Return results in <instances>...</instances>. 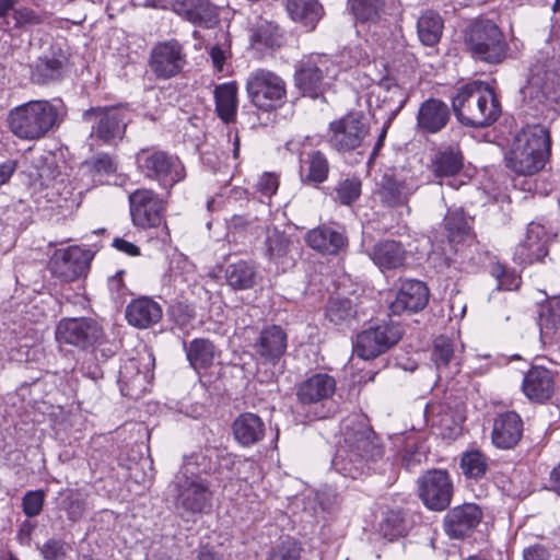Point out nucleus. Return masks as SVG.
I'll return each mask as SVG.
<instances>
[{
    "instance_id": "51",
    "label": "nucleus",
    "mask_w": 560,
    "mask_h": 560,
    "mask_svg": "<svg viewBox=\"0 0 560 560\" xmlns=\"http://www.w3.org/2000/svg\"><path fill=\"white\" fill-rule=\"evenodd\" d=\"M83 167L88 172L109 175L117 172L118 161L116 156L102 152L85 161Z\"/></svg>"
},
{
    "instance_id": "36",
    "label": "nucleus",
    "mask_w": 560,
    "mask_h": 560,
    "mask_svg": "<svg viewBox=\"0 0 560 560\" xmlns=\"http://www.w3.org/2000/svg\"><path fill=\"white\" fill-rule=\"evenodd\" d=\"M369 255L381 269L399 268L404 266L406 259L402 245L390 240L376 243Z\"/></svg>"
},
{
    "instance_id": "25",
    "label": "nucleus",
    "mask_w": 560,
    "mask_h": 560,
    "mask_svg": "<svg viewBox=\"0 0 560 560\" xmlns=\"http://www.w3.org/2000/svg\"><path fill=\"white\" fill-rule=\"evenodd\" d=\"M68 62V55L60 47H51L48 54L39 57L32 66L31 79L36 84L59 81Z\"/></svg>"
},
{
    "instance_id": "20",
    "label": "nucleus",
    "mask_w": 560,
    "mask_h": 560,
    "mask_svg": "<svg viewBox=\"0 0 560 560\" xmlns=\"http://www.w3.org/2000/svg\"><path fill=\"white\" fill-rule=\"evenodd\" d=\"M429 302V289L419 280H405L401 282L395 300L389 304L392 315L411 314L425 307Z\"/></svg>"
},
{
    "instance_id": "28",
    "label": "nucleus",
    "mask_w": 560,
    "mask_h": 560,
    "mask_svg": "<svg viewBox=\"0 0 560 560\" xmlns=\"http://www.w3.org/2000/svg\"><path fill=\"white\" fill-rule=\"evenodd\" d=\"M523 435V421L514 411L500 415L493 422L491 432L492 443L502 450L513 448Z\"/></svg>"
},
{
    "instance_id": "16",
    "label": "nucleus",
    "mask_w": 560,
    "mask_h": 560,
    "mask_svg": "<svg viewBox=\"0 0 560 560\" xmlns=\"http://www.w3.org/2000/svg\"><path fill=\"white\" fill-rule=\"evenodd\" d=\"M452 481L444 470H431L419 480V495L431 510L446 509L452 499Z\"/></svg>"
},
{
    "instance_id": "12",
    "label": "nucleus",
    "mask_w": 560,
    "mask_h": 560,
    "mask_svg": "<svg viewBox=\"0 0 560 560\" xmlns=\"http://www.w3.org/2000/svg\"><path fill=\"white\" fill-rule=\"evenodd\" d=\"M102 337V327L89 317L63 318L56 328V339L60 345H71L81 349L93 347Z\"/></svg>"
},
{
    "instance_id": "59",
    "label": "nucleus",
    "mask_w": 560,
    "mask_h": 560,
    "mask_svg": "<svg viewBox=\"0 0 560 560\" xmlns=\"http://www.w3.org/2000/svg\"><path fill=\"white\" fill-rule=\"evenodd\" d=\"M524 560H560V549L550 551L547 547L535 544L524 549Z\"/></svg>"
},
{
    "instance_id": "10",
    "label": "nucleus",
    "mask_w": 560,
    "mask_h": 560,
    "mask_svg": "<svg viewBox=\"0 0 560 560\" xmlns=\"http://www.w3.org/2000/svg\"><path fill=\"white\" fill-rule=\"evenodd\" d=\"M334 63L326 55H311L303 58L295 68V84L302 93L318 97L328 85L326 78L334 70Z\"/></svg>"
},
{
    "instance_id": "1",
    "label": "nucleus",
    "mask_w": 560,
    "mask_h": 560,
    "mask_svg": "<svg viewBox=\"0 0 560 560\" xmlns=\"http://www.w3.org/2000/svg\"><path fill=\"white\" fill-rule=\"evenodd\" d=\"M66 115L61 100H33L13 107L8 114L10 131L21 140H39L58 128Z\"/></svg>"
},
{
    "instance_id": "30",
    "label": "nucleus",
    "mask_w": 560,
    "mask_h": 560,
    "mask_svg": "<svg viewBox=\"0 0 560 560\" xmlns=\"http://www.w3.org/2000/svg\"><path fill=\"white\" fill-rule=\"evenodd\" d=\"M450 120V108L441 100L429 98L424 101L417 114V126L427 133H436L442 130Z\"/></svg>"
},
{
    "instance_id": "47",
    "label": "nucleus",
    "mask_w": 560,
    "mask_h": 560,
    "mask_svg": "<svg viewBox=\"0 0 560 560\" xmlns=\"http://www.w3.org/2000/svg\"><path fill=\"white\" fill-rule=\"evenodd\" d=\"M489 467L488 457L479 450H469L463 453L460 468L467 478L479 479L483 477Z\"/></svg>"
},
{
    "instance_id": "50",
    "label": "nucleus",
    "mask_w": 560,
    "mask_h": 560,
    "mask_svg": "<svg viewBox=\"0 0 560 560\" xmlns=\"http://www.w3.org/2000/svg\"><path fill=\"white\" fill-rule=\"evenodd\" d=\"M61 508L70 521L78 522L84 516L88 503L82 493L79 491H70L62 499Z\"/></svg>"
},
{
    "instance_id": "7",
    "label": "nucleus",
    "mask_w": 560,
    "mask_h": 560,
    "mask_svg": "<svg viewBox=\"0 0 560 560\" xmlns=\"http://www.w3.org/2000/svg\"><path fill=\"white\" fill-rule=\"evenodd\" d=\"M129 210L132 224L142 230L159 228L162 223L163 235L161 240L167 242L170 233L164 221L166 201L152 189L139 188L132 191L129 197Z\"/></svg>"
},
{
    "instance_id": "23",
    "label": "nucleus",
    "mask_w": 560,
    "mask_h": 560,
    "mask_svg": "<svg viewBox=\"0 0 560 560\" xmlns=\"http://www.w3.org/2000/svg\"><path fill=\"white\" fill-rule=\"evenodd\" d=\"M253 347L262 363L276 364L287 351L288 337L280 326L269 325L261 329Z\"/></svg>"
},
{
    "instance_id": "61",
    "label": "nucleus",
    "mask_w": 560,
    "mask_h": 560,
    "mask_svg": "<svg viewBox=\"0 0 560 560\" xmlns=\"http://www.w3.org/2000/svg\"><path fill=\"white\" fill-rule=\"evenodd\" d=\"M209 54H210V58H211L214 69L218 72H222L224 70V63H225V60H226L228 54H229L228 49H224V48L215 45V46L211 47Z\"/></svg>"
},
{
    "instance_id": "40",
    "label": "nucleus",
    "mask_w": 560,
    "mask_h": 560,
    "mask_svg": "<svg viewBox=\"0 0 560 560\" xmlns=\"http://www.w3.org/2000/svg\"><path fill=\"white\" fill-rule=\"evenodd\" d=\"M444 21L442 16L433 11H424L418 19L417 33L420 42L425 46H434L442 37Z\"/></svg>"
},
{
    "instance_id": "17",
    "label": "nucleus",
    "mask_w": 560,
    "mask_h": 560,
    "mask_svg": "<svg viewBox=\"0 0 560 560\" xmlns=\"http://www.w3.org/2000/svg\"><path fill=\"white\" fill-rule=\"evenodd\" d=\"M138 171L145 175H183L185 167L180 159L155 147L140 149L136 154Z\"/></svg>"
},
{
    "instance_id": "21",
    "label": "nucleus",
    "mask_w": 560,
    "mask_h": 560,
    "mask_svg": "<svg viewBox=\"0 0 560 560\" xmlns=\"http://www.w3.org/2000/svg\"><path fill=\"white\" fill-rule=\"evenodd\" d=\"M25 167L21 171L26 175H61L62 171L56 163V155L51 152L24 154L20 161L8 160L0 164V175H13L18 166Z\"/></svg>"
},
{
    "instance_id": "6",
    "label": "nucleus",
    "mask_w": 560,
    "mask_h": 560,
    "mask_svg": "<svg viewBox=\"0 0 560 560\" xmlns=\"http://www.w3.org/2000/svg\"><path fill=\"white\" fill-rule=\"evenodd\" d=\"M246 92L250 103L259 110L269 113L287 102L285 81L276 72L259 68L246 79Z\"/></svg>"
},
{
    "instance_id": "57",
    "label": "nucleus",
    "mask_w": 560,
    "mask_h": 560,
    "mask_svg": "<svg viewBox=\"0 0 560 560\" xmlns=\"http://www.w3.org/2000/svg\"><path fill=\"white\" fill-rule=\"evenodd\" d=\"M11 11L16 28L28 30L42 23L40 14L33 9L21 7Z\"/></svg>"
},
{
    "instance_id": "35",
    "label": "nucleus",
    "mask_w": 560,
    "mask_h": 560,
    "mask_svg": "<svg viewBox=\"0 0 560 560\" xmlns=\"http://www.w3.org/2000/svg\"><path fill=\"white\" fill-rule=\"evenodd\" d=\"M238 86L235 81L225 82L215 86L213 91L215 112L225 124L233 122L237 114Z\"/></svg>"
},
{
    "instance_id": "43",
    "label": "nucleus",
    "mask_w": 560,
    "mask_h": 560,
    "mask_svg": "<svg viewBox=\"0 0 560 560\" xmlns=\"http://www.w3.org/2000/svg\"><path fill=\"white\" fill-rule=\"evenodd\" d=\"M434 175H457L464 168V156L457 148L436 152L432 160Z\"/></svg>"
},
{
    "instance_id": "62",
    "label": "nucleus",
    "mask_w": 560,
    "mask_h": 560,
    "mask_svg": "<svg viewBox=\"0 0 560 560\" xmlns=\"http://www.w3.org/2000/svg\"><path fill=\"white\" fill-rule=\"evenodd\" d=\"M255 186L264 196L270 197L277 191L279 184L277 177H259Z\"/></svg>"
},
{
    "instance_id": "60",
    "label": "nucleus",
    "mask_w": 560,
    "mask_h": 560,
    "mask_svg": "<svg viewBox=\"0 0 560 560\" xmlns=\"http://www.w3.org/2000/svg\"><path fill=\"white\" fill-rule=\"evenodd\" d=\"M38 550L45 560H63L66 557V544L56 538L48 539Z\"/></svg>"
},
{
    "instance_id": "11",
    "label": "nucleus",
    "mask_w": 560,
    "mask_h": 560,
    "mask_svg": "<svg viewBox=\"0 0 560 560\" xmlns=\"http://www.w3.org/2000/svg\"><path fill=\"white\" fill-rule=\"evenodd\" d=\"M83 119L92 122V135L105 143L121 139L128 125V112L118 106L91 107L83 113Z\"/></svg>"
},
{
    "instance_id": "58",
    "label": "nucleus",
    "mask_w": 560,
    "mask_h": 560,
    "mask_svg": "<svg viewBox=\"0 0 560 560\" xmlns=\"http://www.w3.org/2000/svg\"><path fill=\"white\" fill-rule=\"evenodd\" d=\"M45 501V493L42 490L27 491L22 499V510L27 517H35L40 514Z\"/></svg>"
},
{
    "instance_id": "44",
    "label": "nucleus",
    "mask_w": 560,
    "mask_h": 560,
    "mask_svg": "<svg viewBox=\"0 0 560 560\" xmlns=\"http://www.w3.org/2000/svg\"><path fill=\"white\" fill-rule=\"evenodd\" d=\"M186 354L195 370L206 369L214 361L215 348L208 339H195L187 347Z\"/></svg>"
},
{
    "instance_id": "46",
    "label": "nucleus",
    "mask_w": 560,
    "mask_h": 560,
    "mask_svg": "<svg viewBox=\"0 0 560 560\" xmlns=\"http://www.w3.org/2000/svg\"><path fill=\"white\" fill-rule=\"evenodd\" d=\"M538 325L541 336L551 338L555 335L560 327V300L540 306Z\"/></svg>"
},
{
    "instance_id": "19",
    "label": "nucleus",
    "mask_w": 560,
    "mask_h": 560,
    "mask_svg": "<svg viewBox=\"0 0 560 560\" xmlns=\"http://www.w3.org/2000/svg\"><path fill=\"white\" fill-rule=\"evenodd\" d=\"M549 241L550 234L546 228L540 223L530 222L524 240L515 248L514 259L525 265L541 260L548 254Z\"/></svg>"
},
{
    "instance_id": "13",
    "label": "nucleus",
    "mask_w": 560,
    "mask_h": 560,
    "mask_svg": "<svg viewBox=\"0 0 560 560\" xmlns=\"http://www.w3.org/2000/svg\"><path fill=\"white\" fill-rule=\"evenodd\" d=\"M183 45L176 39L156 43L150 54L149 65L158 79L167 80L178 75L187 63Z\"/></svg>"
},
{
    "instance_id": "18",
    "label": "nucleus",
    "mask_w": 560,
    "mask_h": 560,
    "mask_svg": "<svg viewBox=\"0 0 560 560\" xmlns=\"http://www.w3.org/2000/svg\"><path fill=\"white\" fill-rule=\"evenodd\" d=\"M348 9L355 23L368 26L387 27L396 9L395 0H348Z\"/></svg>"
},
{
    "instance_id": "5",
    "label": "nucleus",
    "mask_w": 560,
    "mask_h": 560,
    "mask_svg": "<svg viewBox=\"0 0 560 560\" xmlns=\"http://www.w3.org/2000/svg\"><path fill=\"white\" fill-rule=\"evenodd\" d=\"M464 44L476 60L499 63L508 51V44L498 24L485 16L472 20L464 30Z\"/></svg>"
},
{
    "instance_id": "14",
    "label": "nucleus",
    "mask_w": 560,
    "mask_h": 560,
    "mask_svg": "<svg viewBox=\"0 0 560 560\" xmlns=\"http://www.w3.org/2000/svg\"><path fill=\"white\" fill-rule=\"evenodd\" d=\"M92 258L91 250L80 246H69L57 249L50 258L49 266L56 277L65 281H73L86 275Z\"/></svg>"
},
{
    "instance_id": "41",
    "label": "nucleus",
    "mask_w": 560,
    "mask_h": 560,
    "mask_svg": "<svg viewBox=\"0 0 560 560\" xmlns=\"http://www.w3.org/2000/svg\"><path fill=\"white\" fill-rule=\"evenodd\" d=\"M228 284L235 290H247L255 285L256 269L248 261L240 260L231 264L225 269Z\"/></svg>"
},
{
    "instance_id": "27",
    "label": "nucleus",
    "mask_w": 560,
    "mask_h": 560,
    "mask_svg": "<svg viewBox=\"0 0 560 560\" xmlns=\"http://www.w3.org/2000/svg\"><path fill=\"white\" fill-rule=\"evenodd\" d=\"M481 517V510L476 504L456 506L445 516V530L452 538H463L480 523Z\"/></svg>"
},
{
    "instance_id": "29",
    "label": "nucleus",
    "mask_w": 560,
    "mask_h": 560,
    "mask_svg": "<svg viewBox=\"0 0 560 560\" xmlns=\"http://www.w3.org/2000/svg\"><path fill=\"white\" fill-rule=\"evenodd\" d=\"M525 396L533 401H545L555 390L552 373L542 366H533L525 375L522 384Z\"/></svg>"
},
{
    "instance_id": "49",
    "label": "nucleus",
    "mask_w": 560,
    "mask_h": 560,
    "mask_svg": "<svg viewBox=\"0 0 560 560\" xmlns=\"http://www.w3.org/2000/svg\"><path fill=\"white\" fill-rule=\"evenodd\" d=\"M377 97L383 103L396 105L393 112H399L406 104V97L402 89L392 79H383L376 85Z\"/></svg>"
},
{
    "instance_id": "3",
    "label": "nucleus",
    "mask_w": 560,
    "mask_h": 560,
    "mask_svg": "<svg viewBox=\"0 0 560 560\" xmlns=\"http://www.w3.org/2000/svg\"><path fill=\"white\" fill-rule=\"evenodd\" d=\"M452 105L457 120L468 127H488L501 115V104L493 89L479 80L460 86Z\"/></svg>"
},
{
    "instance_id": "53",
    "label": "nucleus",
    "mask_w": 560,
    "mask_h": 560,
    "mask_svg": "<svg viewBox=\"0 0 560 560\" xmlns=\"http://www.w3.org/2000/svg\"><path fill=\"white\" fill-rule=\"evenodd\" d=\"M453 358L454 350L451 340L443 336L438 337L434 340L432 351V360L434 361L438 370L442 371L443 369L448 368Z\"/></svg>"
},
{
    "instance_id": "4",
    "label": "nucleus",
    "mask_w": 560,
    "mask_h": 560,
    "mask_svg": "<svg viewBox=\"0 0 560 560\" xmlns=\"http://www.w3.org/2000/svg\"><path fill=\"white\" fill-rule=\"evenodd\" d=\"M549 130L542 125H527L515 136L506 155L508 167L515 175H536L545 168L550 155Z\"/></svg>"
},
{
    "instance_id": "24",
    "label": "nucleus",
    "mask_w": 560,
    "mask_h": 560,
    "mask_svg": "<svg viewBox=\"0 0 560 560\" xmlns=\"http://www.w3.org/2000/svg\"><path fill=\"white\" fill-rule=\"evenodd\" d=\"M150 383L149 370H143L137 358L126 360L119 370L118 384L124 396L132 399L140 398Z\"/></svg>"
},
{
    "instance_id": "52",
    "label": "nucleus",
    "mask_w": 560,
    "mask_h": 560,
    "mask_svg": "<svg viewBox=\"0 0 560 560\" xmlns=\"http://www.w3.org/2000/svg\"><path fill=\"white\" fill-rule=\"evenodd\" d=\"M445 229L448 232L450 241L454 242L458 237L468 234L469 225L462 210L451 211L444 219Z\"/></svg>"
},
{
    "instance_id": "63",
    "label": "nucleus",
    "mask_w": 560,
    "mask_h": 560,
    "mask_svg": "<svg viewBox=\"0 0 560 560\" xmlns=\"http://www.w3.org/2000/svg\"><path fill=\"white\" fill-rule=\"evenodd\" d=\"M35 524L31 521H24L18 530L16 539L21 545L30 546Z\"/></svg>"
},
{
    "instance_id": "48",
    "label": "nucleus",
    "mask_w": 560,
    "mask_h": 560,
    "mask_svg": "<svg viewBox=\"0 0 560 560\" xmlns=\"http://www.w3.org/2000/svg\"><path fill=\"white\" fill-rule=\"evenodd\" d=\"M300 170L301 175H328L330 164L324 152L311 150L301 153Z\"/></svg>"
},
{
    "instance_id": "32",
    "label": "nucleus",
    "mask_w": 560,
    "mask_h": 560,
    "mask_svg": "<svg viewBox=\"0 0 560 560\" xmlns=\"http://www.w3.org/2000/svg\"><path fill=\"white\" fill-rule=\"evenodd\" d=\"M161 305L150 298H139L130 302L126 308L128 323L137 328L145 329L162 318Z\"/></svg>"
},
{
    "instance_id": "42",
    "label": "nucleus",
    "mask_w": 560,
    "mask_h": 560,
    "mask_svg": "<svg viewBox=\"0 0 560 560\" xmlns=\"http://www.w3.org/2000/svg\"><path fill=\"white\" fill-rule=\"evenodd\" d=\"M282 42L279 26L269 21L259 22L250 31V43L257 49L280 47Z\"/></svg>"
},
{
    "instance_id": "56",
    "label": "nucleus",
    "mask_w": 560,
    "mask_h": 560,
    "mask_svg": "<svg viewBox=\"0 0 560 560\" xmlns=\"http://www.w3.org/2000/svg\"><path fill=\"white\" fill-rule=\"evenodd\" d=\"M491 276L497 280V288L499 290H513L517 289L521 283V278L514 272L509 271L504 266L497 264L491 267Z\"/></svg>"
},
{
    "instance_id": "54",
    "label": "nucleus",
    "mask_w": 560,
    "mask_h": 560,
    "mask_svg": "<svg viewBox=\"0 0 560 560\" xmlns=\"http://www.w3.org/2000/svg\"><path fill=\"white\" fill-rule=\"evenodd\" d=\"M337 198L342 205H350L361 195L359 177H346L336 187Z\"/></svg>"
},
{
    "instance_id": "38",
    "label": "nucleus",
    "mask_w": 560,
    "mask_h": 560,
    "mask_svg": "<svg viewBox=\"0 0 560 560\" xmlns=\"http://www.w3.org/2000/svg\"><path fill=\"white\" fill-rule=\"evenodd\" d=\"M415 190L416 186L402 177H382L376 192L384 203L396 206L405 202Z\"/></svg>"
},
{
    "instance_id": "31",
    "label": "nucleus",
    "mask_w": 560,
    "mask_h": 560,
    "mask_svg": "<svg viewBox=\"0 0 560 560\" xmlns=\"http://www.w3.org/2000/svg\"><path fill=\"white\" fill-rule=\"evenodd\" d=\"M234 439L242 446H252L259 443L266 433L262 419L253 412H244L235 418L232 423Z\"/></svg>"
},
{
    "instance_id": "55",
    "label": "nucleus",
    "mask_w": 560,
    "mask_h": 560,
    "mask_svg": "<svg viewBox=\"0 0 560 560\" xmlns=\"http://www.w3.org/2000/svg\"><path fill=\"white\" fill-rule=\"evenodd\" d=\"M302 548L294 539H285L276 545L269 553L268 560H301Z\"/></svg>"
},
{
    "instance_id": "26",
    "label": "nucleus",
    "mask_w": 560,
    "mask_h": 560,
    "mask_svg": "<svg viewBox=\"0 0 560 560\" xmlns=\"http://www.w3.org/2000/svg\"><path fill=\"white\" fill-rule=\"evenodd\" d=\"M337 388L336 380L327 373H315L296 388V397L301 404L311 405L332 397Z\"/></svg>"
},
{
    "instance_id": "37",
    "label": "nucleus",
    "mask_w": 560,
    "mask_h": 560,
    "mask_svg": "<svg viewBox=\"0 0 560 560\" xmlns=\"http://www.w3.org/2000/svg\"><path fill=\"white\" fill-rule=\"evenodd\" d=\"M325 316L336 326L350 327L360 319V310L351 299L337 296L329 299Z\"/></svg>"
},
{
    "instance_id": "2",
    "label": "nucleus",
    "mask_w": 560,
    "mask_h": 560,
    "mask_svg": "<svg viewBox=\"0 0 560 560\" xmlns=\"http://www.w3.org/2000/svg\"><path fill=\"white\" fill-rule=\"evenodd\" d=\"M382 456L383 447L374 431L363 423H355L346 427L343 442L337 448L331 464L341 475L357 479L364 472L369 462Z\"/></svg>"
},
{
    "instance_id": "22",
    "label": "nucleus",
    "mask_w": 560,
    "mask_h": 560,
    "mask_svg": "<svg viewBox=\"0 0 560 560\" xmlns=\"http://www.w3.org/2000/svg\"><path fill=\"white\" fill-rule=\"evenodd\" d=\"M170 9L182 19L201 27H212L219 11L210 0H170Z\"/></svg>"
},
{
    "instance_id": "39",
    "label": "nucleus",
    "mask_w": 560,
    "mask_h": 560,
    "mask_svg": "<svg viewBox=\"0 0 560 560\" xmlns=\"http://www.w3.org/2000/svg\"><path fill=\"white\" fill-rule=\"evenodd\" d=\"M289 249L290 238L283 232L267 230L266 255L283 271L292 265V259L288 256Z\"/></svg>"
},
{
    "instance_id": "9",
    "label": "nucleus",
    "mask_w": 560,
    "mask_h": 560,
    "mask_svg": "<svg viewBox=\"0 0 560 560\" xmlns=\"http://www.w3.org/2000/svg\"><path fill=\"white\" fill-rule=\"evenodd\" d=\"M401 337L399 324L384 322L358 334L354 352L364 360L374 359L395 346Z\"/></svg>"
},
{
    "instance_id": "33",
    "label": "nucleus",
    "mask_w": 560,
    "mask_h": 560,
    "mask_svg": "<svg viewBox=\"0 0 560 560\" xmlns=\"http://www.w3.org/2000/svg\"><path fill=\"white\" fill-rule=\"evenodd\" d=\"M306 243L324 254H337L346 246L347 238L342 232L328 226H319L307 232Z\"/></svg>"
},
{
    "instance_id": "64",
    "label": "nucleus",
    "mask_w": 560,
    "mask_h": 560,
    "mask_svg": "<svg viewBox=\"0 0 560 560\" xmlns=\"http://www.w3.org/2000/svg\"><path fill=\"white\" fill-rule=\"evenodd\" d=\"M113 246L117 250L122 252V253L127 254L128 256L140 255V248L137 245H135L133 243L128 242L124 238H115L113 242Z\"/></svg>"
},
{
    "instance_id": "8",
    "label": "nucleus",
    "mask_w": 560,
    "mask_h": 560,
    "mask_svg": "<svg viewBox=\"0 0 560 560\" xmlns=\"http://www.w3.org/2000/svg\"><path fill=\"white\" fill-rule=\"evenodd\" d=\"M174 485L177 490L175 509L182 516L208 513L211 510L212 492L206 480L178 474Z\"/></svg>"
},
{
    "instance_id": "45",
    "label": "nucleus",
    "mask_w": 560,
    "mask_h": 560,
    "mask_svg": "<svg viewBox=\"0 0 560 560\" xmlns=\"http://www.w3.org/2000/svg\"><path fill=\"white\" fill-rule=\"evenodd\" d=\"M408 523L401 510H387L380 523L381 534L388 540L406 535Z\"/></svg>"
},
{
    "instance_id": "15",
    "label": "nucleus",
    "mask_w": 560,
    "mask_h": 560,
    "mask_svg": "<svg viewBox=\"0 0 560 560\" xmlns=\"http://www.w3.org/2000/svg\"><path fill=\"white\" fill-rule=\"evenodd\" d=\"M330 145L340 152L359 148L368 133V128L361 115L351 113L330 122Z\"/></svg>"
},
{
    "instance_id": "34",
    "label": "nucleus",
    "mask_w": 560,
    "mask_h": 560,
    "mask_svg": "<svg viewBox=\"0 0 560 560\" xmlns=\"http://www.w3.org/2000/svg\"><path fill=\"white\" fill-rule=\"evenodd\" d=\"M285 9L290 18L307 31H313L324 14L317 0H287Z\"/></svg>"
}]
</instances>
